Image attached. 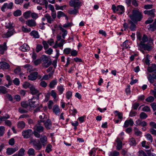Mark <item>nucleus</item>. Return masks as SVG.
Listing matches in <instances>:
<instances>
[{
    "label": "nucleus",
    "instance_id": "nucleus-1",
    "mask_svg": "<svg viewBox=\"0 0 156 156\" xmlns=\"http://www.w3.org/2000/svg\"><path fill=\"white\" fill-rule=\"evenodd\" d=\"M130 18L133 21H140L143 17L141 12L138 10H134L133 11L132 14L129 16Z\"/></svg>",
    "mask_w": 156,
    "mask_h": 156
},
{
    "label": "nucleus",
    "instance_id": "nucleus-2",
    "mask_svg": "<svg viewBox=\"0 0 156 156\" xmlns=\"http://www.w3.org/2000/svg\"><path fill=\"white\" fill-rule=\"evenodd\" d=\"M69 5L75 8L73 9H71L69 10V12L71 14H76L78 12V10L76 8L81 5V3L79 2H76L74 1L70 2Z\"/></svg>",
    "mask_w": 156,
    "mask_h": 156
},
{
    "label": "nucleus",
    "instance_id": "nucleus-3",
    "mask_svg": "<svg viewBox=\"0 0 156 156\" xmlns=\"http://www.w3.org/2000/svg\"><path fill=\"white\" fill-rule=\"evenodd\" d=\"M112 9L114 12L121 14L125 12L124 7L122 5H118L116 7L115 5H113L112 6Z\"/></svg>",
    "mask_w": 156,
    "mask_h": 156
},
{
    "label": "nucleus",
    "instance_id": "nucleus-4",
    "mask_svg": "<svg viewBox=\"0 0 156 156\" xmlns=\"http://www.w3.org/2000/svg\"><path fill=\"white\" fill-rule=\"evenodd\" d=\"M152 47V46L151 45L148 44H145L143 43L142 42H141L138 45L139 49L143 53L144 52L143 49L146 50L147 51H150Z\"/></svg>",
    "mask_w": 156,
    "mask_h": 156
},
{
    "label": "nucleus",
    "instance_id": "nucleus-5",
    "mask_svg": "<svg viewBox=\"0 0 156 156\" xmlns=\"http://www.w3.org/2000/svg\"><path fill=\"white\" fill-rule=\"evenodd\" d=\"M30 143H32L34 148L37 150H40L42 147V145L40 142L37 143L36 140L33 138L30 139Z\"/></svg>",
    "mask_w": 156,
    "mask_h": 156
},
{
    "label": "nucleus",
    "instance_id": "nucleus-6",
    "mask_svg": "<svg viewBox=\"0 0 156 156\" xmlns=\"http://www.w3.org/2000/svg\"><path fill=\"white\" fill-rule=\"evenodd\" d=\"M15 33V31L13 28L8 29L7 32H4L2 34V37L4 38H8L10 37Z\"/></svg>",
    "mask_w": 156,
    "mask_h": 156
},
{
    "label": "nucleus",
    "instance_id": "nucleus-7",
    "mask_svg": "<svg viewBox=\"0 0 156 156\" xmlns=\"http://www.w3.org/2000/svg\"><path fill=\"white\" fill-rule=\"evenodd\" d=\"M13 3L10 2L9 3H5L1 8L2 11L5 12L6 9H11L13 7Z\"/></svg>",
    "mask_w": 156,
    "mask_h": 156
},
{
    "label": "nucleus",
    "instance_id": "nucleus-8",
    "mask_svg": "<svg viewBox=\"0 0 156 156\" xmlns=\"http://www.w3.org/2000/svg\"><path fill=\"white\" fill-rule=\"evenodd\" d=\"M32 134V131L31 129H27L24 130L22 132V135L24 138H28L30 137Z\"/></svg>",
    "mask_w": 156,
    "mask_h": 156
},
{
    "label": "nucleus",
    "instance_id": "nucleus-9",
    "mask_svg": "<svg viewBox=\"0 0 156 156\" xmlns=\"http://www.w3.org/2000/svg\"><path fill=\"white\" fill-rule=\"evenodd\" d=\"M40 141L43 146H45L48 143L47 137L45 135L41 136L40 138Z\"/></svg>",
    "mask_w": 156,
    "mask_h": 156
},
{
    "label": "nucleus",
    "instance_id": "nucleus-10",
    "mask_svg": "<svg viewBox=\"0 0 156 156\" xmlns=\"http://www.w3.org/2000/svg\"><path fill=\"white\" fill-rule=\"evenodd\" d=\"M26 24L29 27H33L36 26L37 23L36 21L33 19H30L25 22Z\"/></svg>",
    "mask_w": 156,
    "mask_h": 156
},
{
    "label": "nucleus",
    "instance_id": "nucleus-11",
    "mask_svg": "<svg viewBox=\"0 0 156 156\" xmlns=\"http://www.w3.org/2000/svg\"><path fill=\"white\" fill-rule=\"evenodd\" d=\"M37 99V98H33L30 100L29 101V105L31 107L34 108L36 107L38 104Z\"/></svg>",
    "mask_w": 156,
    "mask_h": 156
},
{
    "label": "nucleus",
    "instance_id": "nucleus-12",
    "mask_svg": "<svg viewBox=\"0 0 156 156\" xmlns=\"http://www.w3.org/2000/svg\"><path fill=\"white\" fill-rule=\"evenodd\" d=\"M18 150V147H16L14 148H8L7 149L6 153L9 155H10Z\"/></svg>",
    "mask_w": 156,
    "mask_h": 156
},
{
    "label": "nucleus",
    "instance_id": "nucleus-13",
    "mask_svg": "<svg viewBox=\"0 0 156 156\" xmlns=\"http://www.w3.org/2000/svg\"><path fill=\"white\" fill-rule=\"evenodd\" d=\"M38 73L37 72H34L31 73L28 76V79L31 80H34L37 78Z\"/></svg>",
    "mask_w": 156,
    "mask_h": 156
},
{
    "label": "nucleus",
    "instance_id": "nucleus-14",
    "mask_svg": "<svg viewBox=\"0 0 156 156\" xmlns=\"http://www.w3.org/2000/svg\"><path fill=\"white\" fill-rule=\"evenodd\" d=\"M9 65L5 62H0V69H7L9 68Z\"/></svg>",
    "mask_w": 156,
    "mask_h": 156
},
{
    "label": "nucleus",
    "instance_id": "nucleus-15",
    "mask_svg": "<svg viewBox=\"0 0 156 156\" xmlns=\"http://www.w3.org/2000/svg\"><path fill=\"white\" fill-rule=\"evenodd\" d=\"M134 124L133 120L131 119L126 120L124 123L123 126L125 127H127L129 126H132Z\"/></svg>",
    "mask_w": 156,
    "mask_h": 156
},
{
    "label": "nucleus",
    "instance_id": "nucleus-16",
    "mask_svg": "<svg viewBox=\"0 0 156 156\" xmlns=\"http://www.w3.org/2000/svg\"><path fill=\"white\" fill-rule=\"evenodd\" d=\"M7 49L6 44L5 42H4L3 44H0V54H3L4 51Z\"/></svg>",
    "mask_w": 156,
    "mask_h": 156
},
{
    "label": "nucleus",
    "instance_id": "nucleus-17",
    "mask_svg": "<svg viewBox=\"0 0 156 156\" xmlns=\"http://www.w3.org/2000/svg\"><path fill=\"white\" fill-rule=\"evenodd\" d=\"M102 150H101L98 148H93L90 151L89 153L91 156H95L96 155V153H98V151H102Z\"/></svg>",
    "mask_w": 156,
    "mask_h": 156
},
{
    "label": "nucleus",
    "instance_id": "nucleus-18",
    "mask_svg": "<svg viewBox=\"0 0 156 156\" xmlns=\"http://www.w3.org/2000/svg\"><path fill=\"white\" fill-rule=\"evenodd\" d=\"M155 9H153L150 10H145L144 12V13L145 14H147L151 16L152 17H154L155 16Z\"/></svg>",
    "mask_w": 156,
    "mask_h": 156
},
{
    "label": "nucleus",
    "instance_id": "nucleus-19",
    "mask_svg": "<svg viewBox=\"0 0 156 156\" xmlns=\"http://www.w3.org/2000/svg\"><path fill=\"white\" fill-rule=\"evenodd\" d=\"M116 141L117 143L116 146L117 149L118 150H120L122 148V142L120 140L119 137H118L117 138Z\"/></svg>",
    "mask_w": 156,
    "mask_h": 156
},
{
    "label": "nucleus",
    "instance_id": "nucleus-20",
    "mask_svg": "<svg viewBox=\"0 0 156 156\" xmlns=\"http://www.w3.org/2000/svg\"><path fill=\"white\" fill-rule=\"evenodd\" d=\"M20 49L22 51L25 52L29 51L30 49V47L27 44H24L20 47Z\"/></svg>",
    "mask_w": 156,
    "mask_h": 156
},
{
    "label": "nucleus",
    "instance_id": "nucleus-21",
    "mask_svg": "<svg viewBox=\"0 0 156 156\" xmlns=\"http://www.w3.org/2000/svg\"><path fill=\"white\" fill-rule=\"evenodd\" d=\"M24 68L26 69L27 70L28 72H30L32 71H34L35 70V69L32 66L30 65L29 64H27L23 66Z\"/></svg>",
    "mask_w": 156,
    "mask_h": 156
},
{
    "label": "nucleus",
    "instance_id": "nucleus-22",
    "mask_svg": "<svg viewBox=\"0 0 156 156\" xmlns=\"http://www.w3.org/2000/svg\"><path fill=\"white\" fill-rule=\"evenodd\" d=\"M54 112L57 115H58L60 112L59 106L58 105H55L53 108Z\"/></svg>",
    "mask_w": 156,
    "mask_h": 156
},
{
    "label": "nucleus",
    "instance_id": "nucleus-23",
    "mask_svg": "<svg viewBox=\"0 0 156 156\" xmlns=\"http://www.w3.org/2000/svg\"><path fill=\"white\" fill-rule=\"evenodd\" d=\"M147 70L150 73L156 71V65L155 64H152L151 66L147 68Z\"/></svg>",
    "mask_w": 156,
    "mask_h": 156
},
{
    "label": "nucleus",
    "instance_id": "nucleus-24",
    "mask_svg": "<svg viewBox=\"0 0 156 156\" xmlns=\"http://www.w3.org/2000/svg\"><path fill=\"white\" fill-rule=\"evenodd\" d=\"M44 17L47 19V22L49 23H51L54 21L53 19H52L51 16L48 14H46L44 15Z\"/></svg>",
    "mask_w": 156,
    "mask_h": 156
},
{
    "label": "nucleus",
    "instance_id": "nucleus-25",
    "mask_svg": "<svg viewBox=\"0 0 156 156\" xmlns=\"http://www.w3.org/2000/svg\"><path fill=\"white\" fill-rule=\"evenodd\" d=\"M129 145L131 146H135L137 144L135 139L133 137L129 139Z\"/></svg>",
    "mask_w": 156,
    "mask_h": 156
},
{
    "label": "nucleus",
    "instance_id": "nucleus-26",
    "mask_svg": "<svg viewBox=\"0 0 156 156\" xmlns=\"http://www.w3.org/2000/svg\"><path fill=\"white\" fill-rule=\"evenodd\" d=\"M30 90L32 94H35L38 93V91L33 86H31L30 87Z\"/></svg>",
    "mask_w": 156,
    "mask_h": 156
},
{
    "label": "nucleus",
    "instance_id": "nucleus-27",
    "mask_svg": "<svg viewBox=\"0 0 156 156\" xmlns=\"http://www.w3.org/2000/svg\"><path fill=\"white\" fill-rule=\"evenodd\" d=\"M50 94L51 96L53 98L54 101H56L58 100V99L57 98V93L54 90H52L51 91Z\"/></svg>",
    "mask_w": 156,
    "mask_h": 156
},
{
    "label": "nucleus",
    "instance_id": "nucleus-28",
    "mask_svg": "<svg viewBox=\"0 0 156 156\" xmlns=\"http://www.w3.org/2000/svg\"><path fill=\"white\" fill-rule=\"evenodd\" d=\"M43 62L44 66L46 68L48 67L51 64L48 62V60L47 58H45L43 59Z\"/></svg>",
    "mask_w": 156,
    "mask_h": 156
},
{
    "label": "nucleus",
    "instance_id": "nucleus-29",
    "mask_svg": "<svg viewBox=\"0 0 156 156\" xmlns=\"http://www.w3.org/2000/svg\"><path fill=\"white\" fill-rule=\"evenodd\" d=\"M34 129L35 130L40 133L43 132L44 130V127L40 126H35L34 127Z\"/></svg>",
    "mask_w": 156,
    "mask_h": 156
},
{
    "label": "nucleus",
    "instance_id": "nucleus-30",
    "mask_svg": "<svg viewBox=\"0 0 156 156\" xmlns=\"http://www.w3.org/2000/svg\"><path fill=\"white\" fill-rule=\"evenodd\" d=\"M46 129H49L51 127V123L50 120L48 119L46 122H44Z\"/></svg>",
    "mask_w": 156,
    "mask_h": 156
},
{
    "label": "nucleus",
    "instance_id": "nucleus-31",
    "mask_svg": "<svg viewBox=\"0 0 156 156\" xmlns=\"http://www.w3.org/2000/svg\"><path fill=\"white\" fill-rule=\"evenodd\" d=\"M57 89L58 90L59 94L60 95L62 94L64 90V88L63 85L58 86L57 87Z\"/></svg>",
    "mask_w": 156,
    "mask_h": 156
},
{
    "label": "nucleus",
    "instance_id": "nucleus-32",
    "mask_svg": "<svg viewBox=\"0 0 156 156\" xmlns=\"http://www.w3.org/2000/svg\"><path fill=\"white\" fill-rule=\"evenodd\" d=\"M31 12L30 11H27L23 13V15L25 19H27L30 17Z\"/></svg>",
    "mask_w": 156,
    "mask_h": 156
},
{
    "label": "nucleus",
    "instance_id": "nucleus-33",
    "mask_svg": "<svg viewBox=\"0 0 156 156\" xmlns=\"http://www.w3.org/2000/svg\"><path fill=\"white\" fill-rule=\"evenodd\" d=\"M31 36H33L34 38H38L39 37V36L38 32L35 30L32 31L30 33Z\"/></svg>",
    "mask_w": 156,
    "mask_h": 156
},
{
    "label": "nucleus",
    "instance_id": "nucleus-34",
    "mask_svg": "<svg viewBox=\"0 0 156 156\" xmlns=\"http://www.w3.org/2000/svg\"><path fill=\"white\" fill-rule=\"evenodd\" d=\"M57 84V80L56 79H54L52 80L50 83L49 84V87L51 88H53Z\"/></svg>",
    "mask_w": 156,
    "mask_h": 156
},
{
    "label": "nucleus",
    "instance_id": "nucleus-35",
    "mask_svg": "<svg viewBox=\"0 0 156 156\" xmlns=\"http://www.w3.org/2000/svg\"><path fill=\"white\" fill-rule=\"evenodd\" d=\"M119 155V152L115 151L110 152L108 154L109 156H118Z\"/></svg>",
    "mask_w": 156,
    "mask_h": 156
},
{
    "label": "nucleus",
    "instance_id": "nucleus-36",
    "mask_svg": "<svg viewBox=\"0 0 156 156\" xmlns=\"http://www.w3.org/2000/svg\"><path fill=\"white\" fill-rule=\"evenodd\" d=\"M25 125V123L24 122L21 121L18 122L17 127L18 128L22 129L24 128Z\"/></svg>",
    "mask_w": 156,
    "mask_h": 156
},
{
    "label": "nucleus",
    "instance_id": "nucleus-37",
    "mask_svg": "<svg viewBox=\"0 0 156 156\" xmlns=\"http://www.w3.org/2000/svg\"><path fill=\"white\" fill-rule=\"evenodd\" d=\"M145 136L147 140L150 141L151 143H152L153 142V137L151 134L149 133H147L145 135Z\"/></svg>",
    "mask_w": 156,
    "mask_h": 156
},
{
    "label": "nucleus",
    "instance_id": "nucleus-38",
    "mask_svg": "<svg viewBox=\"0 0 156 156\" xmlns=\"http://www.w3.org/2000/svg\"><path fill=\"white\" fill-rule=\"evenodd\" d=\"M27 154L29 156L35 155L34 150L32 148H29L27 151Z\"/></svg>",
    "mask_w": 156,
    "mask_h": 156
},
{
    "label": "nucleus",
    "instance_id": "nucleus-39",
    "mask_svg": "<svg viewBox=\"0 0 156 156\" xmlns=\"http://www.w3.org/2000/svg\"><path fill=\"white\" fill-rule=\"evenodd\" d=\"M147 78L148 81L151 83H153L154 82V80L153 76H152V75L150 74L147 73Z\"/></svg>",
    "mask_w": 156,
    "mask_h": 156
},
{
    "label": "nucleus",
    "instance_id": "nucleus-40",
    "mask_svg": "<svg viewBox=\"0 0 156 156\" xmlns=\"http://www.w3.org/2000/svg\"><path fill=\"white\" fill-rule=\"evenodd\" d=\"M37 3L41 5H45L46 6L47 5L48 2L46 0H37Z\"/></svg>",
    "mask_w": 156,
    "mask_h": 156
},
{
    "label": "nucleus",
    "instance_id": "nucleus-41",
    "mask_svg": "<svg viewBox=\"0 0 156 156\" xmlns=\"http://www.w3.org/2000/svg\"><path fill=\"white\" fill-rule=\"evenodd\" d=\"M52 146L51 144H48L46 147L45 151L47 153H49L52 151Z\"/></svg>",
    "mask_w": 156,
    "mask_h": 156
},
{
    "label": "nucleus",
    "instance_id": "nucleus-42",
    "mask_svg": "<svg viewBox=\"0 0 156 156\" xmlns=\"http://www.w3.org/2000/svg\"><path fill=\"white\" fill-rule=\"evenodd\" d=\"M13 14L15 16H20L22 14L21 11L19 9L16 10L13 12Z\"/></svg>",
    "mask_w": 156,
    "mask_h": 156
},
{
    "label": "nucleus",
    "instance_id": "nucleus-43",
    "mask_svg": "<svg viewBox=\"0 0 156 156\" xmlns=\"http://www.w3.org/2000/svg\"><path fill=\"white\" fill-rule=\"evenodd\" d=\"M72 96V92L70 91H68L66 93V97L68 99H69Z\"/></svg>",
    "mask_w": 156,
    "mask_h": 156
},
{
    "label": "nucleus",
    "instance_id": "nucleus-44",
    "mask_svg": "<svg viewBox=\"0 0 156 156\" xmlns=\"http://www.w3.org/2000/svg\"><path fill=\"white\" fill-rule=\"evenodd\" d=\"M114 113L115 115L118 116L119 119H121L122 118V113L120 112L117 111H115L114 112Z\"/></svg>",
    "mask_w": 156,
    "mask_h": 156
},
{
    "label": "nucleus",
    "instance_id": "nucleus-45",
    "mask_svg": "<svg viewBox=\"0 0 156 156\" xmlns=\"http://www.w3.org/2000/svg\"><path fill=\"white\" fill-rule=\"evenodd\" d=\"M33 20L37 19L38 17V14L34 12H31V16Z\"/></svg>",
    "mask_w": 156,
    "mask_h": 156
},
{
    "label": "nucleus",
    "instance_id": "nucleus-46",
    "mask_svg": "<svg viewBox=\"0 0 156 156\" xmlns=\"http://www.w3.org/2000/svg\"><path fill=\"white\" fill-rule=\"evenodd\" d=\"M66 5H64L63 6H59L57 4H55V9L57 10H63L64 9V8L66 7Z\"/></svg>",
    "mask_w": 156,
    "mask_h": 156
},
{
    "label": "nucleus",
    "instance_id": "nucleus-47",
    "mask_svg": "<svg viewBox=\"0 0 156 156\" xmlns=\"http://www.w3.org/2000/svg\"><path fill=\"white\" fill-rule=\"evenodd\" d=\"M25 150L23 148H21L18 152V154L19 156H23L24 154Z\"/></svg>",
    "mask_w": 156,
    "mask_h": 156
},
{
    "label": "nucleus",
    "instance_id": "nucleus-48",
    "mask_svg": "<svg viewBox=\"0 0 156 156\" xmlns=\"http://www.w3.org/2000/svg\"><path fill=\"white\" fill-rule=\"evenodd\" d=\"M135 133L137 136H140L142 134V132L140 131L137 128H135L134 129Z\"/></svg>",
    "mask_w": 156,
    "mask_h": 156
},
{
    "label": "nucleus",
    "instance_id": "nucleus-49",
    "mask_svg": "<svg viewBox=\"0 0 156 156\" xmlns=\"http://www.w3.org/2000/svg\"><path fill=\"white\" fill-rule=\"evenodd\" d=\"M146 141L145 140H144L141 142V146L145 148L146 149H148L150 148V147L149 146L146 145Z\"/></svg>",
    "mask_w": 156,
    "mask_h": 156
},
{
    "label": "nucleus",
    "instance_id": "nucleus-50",
    "mask_svg": "<svg viewBox=\"0 0 156 156\" xmlns=\"http://www.w3.org/2000/svg\"><path fill=\"white\" fill-rule=\"evenodd\" d=\"M147 27L148 30L151 31H154L156 29L155 27L153 24L149 25L147 26Z\"/></svg>",
    "mask_w": 156,
    "mask_h": 156
},
{
    "label": "nucleus",
    "instance_id": "nucleus-51",
    "mask_svg": "<svg viewBox=\"0 0 156 156\" xmlns=\"http://www.w3.org/2000/svg\"><path fill=\"white\" fill-rule=\"evenodd\" d=\"M9 118V116L7 115L6 116H0V124L1 122L5 121L6 120Z\"/></svg>",
    "mask_w": 156,
    "mask_h": 156
},
{
    "label": "nucleus",
    "instance_id": "nucleus-52",
    "mask_svg": "<svg viewBox=\"0 0 156 156\" xmlns=\"http://www.w3.org/2000/svg\"><path fill=\"white\" fill-rule=\"evenodd\" d=\"M7 92L6 88L4 86H0V93H5Z\"/></svg>",
    "mask_w": 156,
    "mask_h": 156
},
{
    "label": "nucleus",
    "instance_id": "nucleus-53",
    "mask_svg": "<svg viewBox=\"0 0 156 156\" xmlns=\"http://www.w3.org/2000/svg\"><path fill=\"white\" fill-rule=\"evenodd\" d=\"M71 50L70 48H66L64 49L63 52L65 54L68 55L70 53Z\"/></svg>",
    "mask_w": 156,
    "mask_h": 156
},
{
    "label": "nucleus",
    "instance_id": "nucleus-54",
    "mask_svg": "<svg viewBox=\"0 0 156 156\" xmlns=\"http://www.w3.org/2000/svg\"><path fill=\"white\" fill-rule=\"evenodd\" d=\"M65 16V14L62 11H58L57 12V17L58 19H60L61 17L64 16Z\"/></svg>",
    "mask_w": 156,
    "mask_h": 156
},
{
    "label": "nucleus",
    "instance_id": "nucleus-55",
    "mask_svg": "<svg viewBox=\"0 0 156 156\" xmlns=\"http://www.w3.org/2000/svg\"><path fill=\"white\" fill-rule=\"evenodd\" d=\"M54 102L52 100H50L48 103V108L50 109L52 108V107L53 105Z\"/></svg>",
    "mask_w": 156,
    "mask_h": 156
},
{
    "label": "nucleus",
    "instance_id": "nucleus-56",
    "mask_svg": "<svg viewBox=\"0 0 156 156\" xmlns=\"http://www.w3.org/2000/svg\"><path fill=\"white\" fill-rule=\"evenodd\" d=\"M39 118L40 119H42L41 121L42 122H44L45 121V119H47V116L44 114H42V115H40L39 116Z\"/></svg>",
    "mask_w": 156,
    "mask_h": 156
},
{
    "label": "nucleus",
    "instance_id": "nucleus-57",
    "mask_svg": "<svg viewBox=\"0 0 156 156\" xmlns=\"http://www.w3.org/2000/svg\"><path fill=\"white\" fill-rule=\"evenodd\" d=\"M138 156H147L146 153L142 150H140L138 152Z\"/></svg>",
    "mask_w": 156,
    "mask_h": 156
},
{
    "label": "nucleus",
    "instance_id": "nucleus-58",
    "mask_svg": "<svg viewBox=\"0 0 156 156\" xmlns=\"http://www.w3.org/2000/svg\"><path fill=\"white\" fill-rule=\"evenodd\" d=\"M129 29L132 31H134L136 30V26L133 23H130V25L129 27Z\"/></svg>",
    "mask_w": 156,
    "mask_h": 156
},
{
    "label": "nucleus",
    "instance_id": "nucleus-59",
    "mask_svg": "<svg viewBox=\"0 0 156 156\" xmlns=\"http://www.w3.org/2000/svg\"><path fill=\"white\" fill-rule=\"evenodd\" d=\"M5 128L4 126H0V136H2L4 133Z\"/></svg>",
    "mask_w": 156,
    "mask_h": 156
},
{
    "label": "nucleus",
    "instance_id": "nucleus-60",
    "mask_svg": "<svg viewBox=\"0 0 156 156\" xmlns=\"http://www.w3.org/2000/svg\"><path fill=\"white\" fill-rule=\"evenodd\" d=\"M22 30L24 32H29L31 31V29L30 28H27L25 27L24 26H23L22 27Z\"/></svg>",
    "mask_w": 156,
    "mask_h": 156
},
{
    "label": "nucleus",
    "instance_id": "nucleus-61",
    "mask_svg": "<svg viewBox=\"0 0 156 156\" xmlns=\"http://www.w3.org/2000/svg\"><path fill=\"white\" fill-rule=\"evenodd\" d=\"M70 54L71 55L73 56H76L77 55L78 52L76 50L73 49L71 50Z\"/></svg>",
    "mask_w": 156,
    "mask_h": 156
},
{
    "label": "nucleus",
    "instance_id": "nucleus-62",
    "mask_svg": "<svg viewBox=\"0 0 156 156\" xmlns=\"http://www.w3.org/2000/svg\"><path fill=\"white\" fill-rule=\"evenodd\" d=\"M147 115L145 113L142 112L140 114V117L141 119H145L147 117Z\"/></svg>",
    "mask_w": 156,
    "mask_h": 156
},
{
    "label": "nucleus",
    "instance_id": "nucleus-63",
    "mask_svg": "<svg viewBox=\"0 0 156 156\" xmlns=\"http://www.w3.org/2000/svg\"><path fill=\"white\" fill-rule=\"evenodd\" d=\"M42 48L43 47L40 44H37V46L36 48V51L37 52H38L42 49Z\"/></svg>",
    "mask_w": 156,
    "mask_h": 156
},
{
    "label": "nucleus",
    "instance_id": "nucleus-64",
    "mask_svg": "<svg viewBox=\"0 0 156 156\" xmlns=\"http://www.w3.org/2000/svg\"><path fill=\"white\" fill-rule=\"evenodd\" d=\"M150 132L154 136H156V130L153 128H151L149 129Z\"/></svg>",
    "mask_w": 156,
    "mask_h": 156
}]
</instances>
